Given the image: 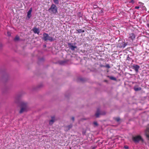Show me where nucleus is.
<instances>
[{
    "label": "nucleus",
    "mask_w": 149,
    "mask_h": 149,
    "mask_svg": "<svg viewBox=\"0 0 149 149\" xmlns=\"http://www.w3.org/2000/svg\"><path fill=\"white\" fill-rule=\"evenodd\" d=\"M32 10V8H31L27 13V16L29 18H30L31 16V13Z\"/></svg>",
    "instance_id": "9"
},
{
    "label": "nucleus",
    "mask_w": 149,
    "mask_h": 149,
    "mask_svg": "<svg viewBox=\"0 0 149 149\" xmlns=\"http://www.w3.org/2000/svg\"><path fill=\"white\" fill-rule=\"evenodd\" d=\"M19 39V37L18 36H16L14 40H17Z\"/></svg>",
    "instance_id": "18"
},
{
    "label": "nucleus",
    "mask_w": 149,
    "mask_h": 149,
    "mask_svg": "<svg viewBox=\"0 0 149 149\" xmlns=\"http://www.w3.org/2000/svg\"><path fill=\"white\" fill-rule=\"evenodd\" d=\"M54 2L56 4H58L59 3L58 0H53Z\"/></svg>",
    "instance_id": "15"
},
{
    "label": "nucleus",
    "mask_w": 149,
    "mask_h": 149,
    "mask_svg": "<svg viewBox=\"0 0 149 149\" xmlns=\"http://www.w3.org/2000/svg\"><path fill=\"white\" fill-rule=\"evenodd\" d=\"M75 44V43L74 45L73 44L71 43H68V45L69 48L72 50H74L75 49L77 48L76 46H74V45Z\"/></svg>",
    "instance_id": "5"
},
{
    "label": "nucleus",
    "mask_w": 149,
    "mask_h": 149,
    "mask_svg": "<svg viewBox=\"0 0 149 149\" xmlns=\"http://www.w3.org/2000/svg\"><path fill=\"white\" fill-rule=\"evenodd\" d=\"M77 31L78 32L80 33L82 32H84V30H82L81 29H79L78 30H77Z\"/></svg>",
    "instance_id": "14"
},
{
    "label": "nucleus",
    "mask_w": 149,
    "mask_h": 149,
    "mask_svg": "<svg viewBox=\"0 0 149 149\" xmlns=\"http://www.w3.org/2000/svg\"><path fill=\"white\" fill-rule=\"evenodd\" d=\"M139 8V6H136L135 7V8L136 9H138Z\"/></svg>",
    "instance_id": "23"
},
{
    "label": "nucleus",
    "mask_w": 149,
    "mask_h": 149,
    "mask_svg": "<svg viewBox=\"0 0 149 149\" xmlns=\"http://www.w3.org/2000/svg\"><path fill=\"white\" fill-rule=\"evenodd\" d=\"M106 67L108 68H110V65L109 64H107L106 65Z\"/></svg>",
    "instance_id": "21"
},
{
    "label": "nucleus",
    "mask_w": 149,
    "mask_h": 149,
    "mask_svg": "<svg viewBox=\"0 0 149 149\" xmlns=\"http://www.w3.org/2000/svg\"><path fill=\"white\" fill-rule=\"evenodd\" d=\"M72 127V125H70L67 126V127L68 128V129L69 130V129L70 128H71Z\"/></svg>",
    "instance_id": "20"
},
{
    "label": "nucleus",
    "mask_w": 149,
    "mask_h": 149,
    "mask_svg": "<svg viewBox=\"0 0 149 149\" xmlns=\"http://www.w3.org/2000/svg\"><path fill=\"white\" fill-rule=\"evenodd\" d=\"M26 106L25 105L24 107H22L21 108V110L19 111V113H22L24 111H26Z\"/></svg>",
    "instance_id": "11"
},
{
    "label": "nucleus",
    "mask_w": 149,
    "mask_h": 149,
    "mask_svg": "<svg viewBox=\"0 0 149 149\" xmlns=\"http://www.w3.org/2000/svg\"><path fill=\"white\" fill-rule=\"evenodd\" d=\"M116 120L117 121H118L120 120V118H116Z\"/></svg>",
    "instance_id": "22"
},
{
    "label": "nucleus",
    "mask_w": 149,
    "mask_h": 149,
    "mask_svg": "<svg viewBox=\"0 0 149 149\" xmlns=\"http://www.w3.org/2000/svg\"><path fill=\"white\" fill-rule=\"evenodd\" d=\"M124 148L125 149H128V146H124Z\"/></svg>",
    "instance_id": "25"
},
{
    "label": "nucleus",
    "mask_w": 149,
    "mask_h": 149,
    "mask_svg": "<svg viewBox=\"0 0 149 149\" xmlns=\"http://www.w3.org/2000/svg\"><path fill=\"white\" fill-rule=\"evenodd\" d=\"M100 114V111L97 110V113L95 114V116L96 117H98L99 116Z\"/></svg>",
    "instance_id": "13"
},
{
    "label": "nucleus",
    "mask_w": 149,
    "mask_h": 149,
    "mask_svg": "<svg viewBox=\"0 0 149 149\" xmlns=\"http://www.w3.org/2000/svg\"><path fill=\"white\" fill-rule=\"evenodd\" d=\"M127 45V44L125 42H122L120 43L118 45V47L120 48H125Z\"/></svg>",
    "instance_id": "6"
},
{
    "label": "nucleus",
    "mask_w": 149,
    "mask_h": 149,
    "mask_svg": "<svg viewBox=\"0 0 149 149\" xmlns=\"http://www.w3.org/2000/svg\"><path fill=\"white\" fill-rule=\"evenodd\" d=\"M109 77L110 79L112 80H116V78L113 77H112V76Z\"/></svg>",
    "instance_id": "16"
},
{
    "label": "nucleus",
    "mask_w": 149,
    "mask_h": 149,
    "mask_svg": "<svg viewBox=\"0 0 149 149\" xmlns=\"http://www.w3.org/2000/svg\"><path fill=\"white\" fill-rule=\"evenodd\" d=\"M55 120V118L54 117H52V119L49 121V123L50 125L52 124L54 122Z\"/></svg>",
    "instance_id": "12"
},
{
    "label": "nucleus",
    "mask_w": 149,
    "mask_h": 149,
    "mask_svg": "<svg viewBox=\"0 0 149 149\" xmlns=\"http://www.w3.org/2000/svg\"><path fill=\"white\" fill-rule=\"evenodd\" d=\"M72 120H73V121H74V117H72Z\"/></svg>",
    "instance_id": "27"
},
{
    "label": "nucleus",
    "mask_w": 149,
    "mask_h": 149,
    "mask_svg": "<svg viewBox=\"0 0 149 149\" xmlns=\"http://www.w3.org/2000/svg\"><path fill=\"white\" fill-rule=\"evenodd\" d=\"M132 67L133 69H134L136 72H138L139 69L140 68L139 66L137 65H134Z\"/></svg>",
    "instance_id": "7"
},
{
    "label": "nucleus",
    "mask_w": 149,
    "mask_h": 149,
    "mask_svg": "<svg viewBox=\"0 0 149 149\" xmlns=\"http://www.w3.org/2000/svg\"><path fill=\"white\" fill-rule=\"evenodd\" d=\"M135 38V34L133 33H131L129 34L128 39L129 40L133 42Z\"/></svg>",
    "instance_id": "4"
},
{
    "label": "nucleus",
    "mask_w": 149,
    "mask_h": 149,
    "mask_svg": "<svg viewBox=\"0 0 149 149\" xmlns=\"http://www.w3.org/2000/svg\"><path fill=\"white\" fill-rule=\"evenodd\" d=\"M32 30L35 33H37L38 34L40 33L39 30L37 28H34Z\"/></svg>",
    "instance_id": "10"
},
{
    "label": "nucleus",
    "mask_w": 149,
    "mask_h": 149,
    "mask_svg": "<svg viewBox=\"0 0 149 149\" xmlns=\"http://www.w3.org/2000/svg\"><path fill=\"white\" fill-rule=\"evenodd\" d=\"M8 35V36H10V32H7Z\"/></svg>",
    "instance_id": "24"
},
{
    "label": "nucleus",
    "mask_w": 149,
    "mask_h": 149,
    "mask_svg": "<svg viewBox=\"0 0 149 149\" xmlns=\"http://www.w3.org/2000/svg\"><path fill=\"white\" fill-rule=\"evenodd\" d=\"M93 124L95 126H97L98 125V124L96 122H94Z\"/></svg>",
    "instance_id": "19"
},
{
    "label": "nucleus",
    "mask_w": 149,
    "mask_h": 149,
    "mask_svg": "<svg viewBox=\"0 0 149 149\" xmlns=\"http://www.w3.org/2000/svg\"><path fill=\"white\" fill-rule=\"evenodd\" d=\"M134 90L135 91H136L141 90V88H134Z\"/></svg>",
    "instance_id": "17"
},
{
    "label": "nucleus",
    "mask_w": 149,
    "mask_h": 149,
    "mask_svg": "<svg viewBox=\"0 0 149 149\" xmlns=\"http://www.w3.org/2000/svg\"><path fill=\"white\" fill-rule=\"evenodd\" d=\"M43 37L42 39L45 41L49 40L51 41H52L53 40L52 38L51 37L49 36L47 33H43Z\"/></svg>",
    "instance_id": "2"
},
{
    "label": "nucleus",
    "mask_w": 149,
    "mask_h": 149,
    "mask_svg": "<svg viewBox=\"0 0 149 149\" xmlns=\"http://www.w3.org/2000/svg\"><path fill=\"white\" fill-rule=\"evenodd\" d=\"M147 26L148 27H149V23L147 24Z\"/></svg>",
    "instance_id": "26"
},
{
    "label": "nucleus",
    "mask_w": 149,
    "mask_h": 149,
    "mask_svg": "<svg viewBox=\"0 0 149 149\" xmlns=\"http://www.w3.org/2000/svg\"><path fill=\"white\" fill-rule=\"evenodd\" d=\"M133 141L135 142H138L139 141H143V140L141 137L140 135H137L133 137L132 138Z\"/></svg>",
    "instance_id": "3"
},
{
    "label": "nucleus",
    "mask_w": 149,
    "mask_h": 149,
    "mask_svg": "<svg viewBox=\"0 0 149 149\" xmlns=\"http://www.w3.org/2000/svg\"><path fill=\"white\" fill-rule=\"evenodd\" d=\"M48 11L53 14H55L57 12V8L55 5L52 4L50 8L49 9Z\"/></svg>",
    "instance_id": "1"
},
{
    "label": "nucleus",
    "mask_w": 149,
    "mask_h": 149,
    "mask_svg": "<svg viewBox=\"0 0 149 149\" xmlns=\"http://www.w3.org/2000/svg\"><path fill=\"white\" fill-rule=\"evenodd\" d=\"M145 134L147 138L149 140V128L148 127L145 131Z\"/></svg>",
    "instance_id": "8"
}]
</instances>
